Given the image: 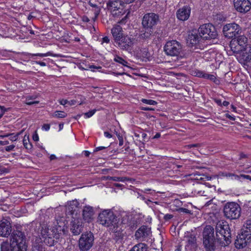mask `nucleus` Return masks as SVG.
Here are the masks:
<instances>
[{"mask_svg":"<svg viewBox=\"0 0 251 251\" xmlns=\"http://www.w3.org/2000/svg\"><path fill=\"white\" fill-rule=\"evenodd\" d=\"M111 13L113 17L120 18L125 14V11L122 8H120L115 11L113 10Z\"/></svg>","mask_w":251,"mask_h":251,"instance_id":"33","label":"nucleus"},{"mask_svg":"<svg viewBox=\"0 0 251 251\" xmlns=\"http://www.w3.org/2000/svg\"><path fill=\"white\" fill-rule=\"evenodd\" d=\"M104 179L106 180H113V181H122V182H124L127 180L126 177L110 176H104Z\"/></svg>","mask_w":251,"mask_h":251,"instance_id":"31","label":"nucleus"},{"mask_svg":"<svg viewBox=\"0 0 251 251\" xmlns=\"http://www.w3.org/2000/svg\"><path fill=\"white\" fill-rule=\"evenodd\" d=\"M94 210L89 205L85 206L82 210L83 219L86 222L90 223L94 220Z\"/></svg>","mask_w":251,"mask_h":251,"instance_id":"18","label":"nucleus"},{"mask_svg":"<svg viewBox=\"0 0 251 251\" xmlns=\"http://www.w3.org/2000/svg\"><path fill=\"white\" fill-rule=\"evenodd\" d=\"M12 226L9 221L3 219L0 222V235L8 237L11 233Z\"/></svg>","mask_w":251,"mask_h":251,"instance_id":"16","label":"nucleus"},{"mask_svg":"<svg viewBox=\"0 0 251 251\" xmlns=\"http://www.w3.org/2000/svg\"><path fill=\"white\" fill-rule=\"evenodd\" d=\"M192 73V75L195 76L208 79L213 81H215L216 79L214 75L208 74L205 72L198 70L193 71Z\"/></svg>","mask_w":251,"mask_h":251,"instance_id":"23","label":"nucleus"},{"mask_svg":"<svg viewBox=\"0 0 251 251\" xmlns=\"http://www.w3.org/2000/svg\"><path fill=\"white\" fill-rule=\"evenodd\" d=\"M32 138L33 140H34L35 141H37L39 140V137L37 133L34 134L32 136Z\"/></svg>","mask_w":251,"mask_h":251,"instance_id":"55","label":"nucleus"},{"mask_svg":"<svg viewBox=\"0 0 251 251\" xmlns=\"http://www.w3.org/2000/svg\"><path fill=\"white\" fill-rule=\"evenodd\" d=\"M44 238V243L49 247H51L54 245V239L52 238V237H43Z\"/></svg>","mask_w":251,"mask_h":251,"instance_id":"34","label":"nucleus"},{"mask_svg":"<svg viewBox=\"0 0 251 251\" xmlns=\"http://www.w3.org/2000/svg\"><path fill=\"white\" fill-rule=\"evenodd\" d=\"M62 233H64V229L60 226L58 227L47 228L42 231L43 237H50L56 239H58Z\"/></svg>","mask_w":251,"mask_h":251,"instance_id":"12","label":"nucleus"},{"mask_svg":"<svg viewBox=\"0 0 251 251\" xmlns=\"http://www.w3.org/2000/svg\"><path fill=\"white\" fill-rule=\"evenodd\" d=\"M96 110L93 109L89 111L88 112H86L84 113V115L86 116V118H90L92 117L96 112Z\"/></svg>","mask_w":251,"mask_h":251,"instance_id":"40","label":"nucleus"},{"mask_svg":"<svg viewBox=\"0 0 251 251\" xmlns=\"http://www.w3.org/2000/svg\"><path fill=\"white\" fill-rule=\"evenodd\" d=\"M173 217L172 215L171 214H166L164 216V219L165 220H169L171 219Z\"/></svg>","mask_w":251,"mask_h":251,"instance_id":"47","label":"nucleus"},{"mask_svg":"<svg viewBox=\"0 0 251 251\" xmlns=\"http://www.w3.org/2000/svg\"><path fill=\"white\" fill-rule=\"evenodd\" d=\"M214 228L206 226L202 232L203 244L206 251H214L219 246L226 247L231 243V234L229 225L226 221H219Z\"/></svg>","mask_w":251,"mask_h":251,"instance_id":"1","label":"nucleus"},{"mask_svg":"<svg viewBox=\"0 0 251 251\" xmlns=\"http://www.w3.org/2000/svg\"><path fill=\"white\" fill-rule=\"evenodd\" d=\"M53 116L58 118H62L66 117L67 114L63 111H56L54 113Z\"/></svg>","mask_w":251,"mask_h":251,"instance_id":"37","label":"nucleus"},{"mask_svg":"<svg viewBox=\"0 0 251 251\" xmlns=\"http://www.w3.org/2000/svg\"><path fill=\"white\" fill-rule=\"evenodd\" d=\"M104 134L107 138H110L112 137V135L111 134H110L108 132L105 131L104 132Z\"/></svg>","mask_w":251,"mask_h":251,"instance_id":"59","label":"nucleus"},{"mask_svg":"<svg viewBox=\"0 0 251 251\" xmlns=\"http://www.w3.org/2000/svg\"><path fill=\"white\" fill-rule=\"evenodd\" d=\"M79 204V202L76 200L69 202L66 207V212L72 215L75 213V215H76Z\"/></svg>","mask_w":251,"mask_h":251,"instance_id":"22","label":"nucleus"},{"mask_svg":"<svg viewBox=\"0 0 251 251\" xmlns=\"http://www.w3.org/2000/svg\"><path fill=\"white\" fill-rule=\"evenodd\" d=\"M235 9L241 13H246L251 8V3L249 0H234Z\"/></svg>","mask_w":251,"mask_h":251,"instance_id":"13","label":"nucleus"},{"mask_svg":"<svg viewBox=\"0 0 251 251\" xmlns=\"http://www.w3.org/2000/svg\"><path fill=\"white\" fill-rule=\"evenodd\" d=\"M9 144V142L8 141H0V145H6Z\"/></svg>","mask_w":251,"mask_h":251,"instance_id":"60","label":"nucleus"},{"mask_svg":"<svg viewBox=\"0 0 251 251\" xmlns=\"http://www.w3.org/2000/svg\"><path fill=\"white\" fill-rule=\"evenodd\" d=\"M133 251H147L148 247L144 243H139L135 245L132 248Z\"/></svg>","mask_w":251,"mask_h":251,"instance_id":"29","label":"nucleus"},{"mask_svg":"<svg viewBox=\"0 0 251 251\" xmlns=\"http://www.w3.org/2000/svg\"><path fill=\"white\" fill-rule=\"evenodd\" d=\"M181 210L186 213H190V211L186 208H181Z\"/></svg>","mask_w":251,"mask_h":251,"instance_id":"63","label":"nucleus"},{"mask_svg":"<svg viewBox=\"0 0 251 251\" xmlns=\"http://www.w3.org/2000/svg\"><path fill=\"white\" fill-rule=\"evenodd\" d=\"M244 178V179H249L251 181V176L249 175H239V180H240V178Z\"/></svg>","mask_w":251,"mask_h":251,"instance_id":"44","label":"nucleus"},{"mask_svg":"<svg viewBox=\"0 0 251 251\" xmlns=\"http://www.w3.org/2000/svg\"><path fill=\"white\" fill-rule=\"evenodd\" d=\"M182 45L176 40L167 42L164 47V50L168 56H178L182 51Z\"/></svg>","mask_w":251,"mask_h":251,"instance_id":"7","label":"nucleus"},{"mask_svg":"<svg viewBox=\"0 0 251 251\" xmlns=\"http://www.w3.org/2000/svg\"><path fill=\"white\" fill-rule=\"evenodd\" d=\"M26 243L25 237L24 233L19 230H14L12 233L10 238V242L20 243Z\"/></svg>","mask_w":251,"mask_h":251,"instance_id":"20","label":"nucleus"},{"mask_svg":"<svg viewBox=\"0 0 251 251\" xmlns=\"http://www.w3.org/2000/svg\"><path fill=\"white\" fill-rule=\"evenodd\" d=\"M20 134H21V133H18L14 135H13L10 136L9 139L12 141H15L18 139V136Z\"/></svg>","mask_w":251,"mask_h":251,"instance_id":"43","label":"nucleus"},{"mask_svg":"<svg viewBox=\"0 0 251 251\" xmlns=\"http://www.w3.org/2000/svg\"><path fill=\"white\" fill-rule=\"evenodd\" d=\"M241 207L240 205L235 202H227L223 208L225 217L228 219H238L241 215Z\"/></svg>","mask_w":251,"mask_h":251,"instance_id":"4","label":"nucleus"},{"mask_svg":"<svg viewBox=\"0 0 251 251\" xmlns=\"http://www.w3.org/2000/svg\"><path fill=\"white\" fill-rule=\"evenodd\" d=\"M15 145H11L10 146H6L5 147V151H12L14 149V148H15Z\"/></svg>","mask_w":251,"mask_h":251,"instance_id":"45","label":"nucleus"},{"mask_svg":"<svg viewBox=\"0 0 251 251\" xmlns=\"http://www.w3.org/2000/svg\"><path fill=\"white\" fill-rule=\"evenodd\" d=\"M23 142L24 146L25 149L27 150H30L32 148V145L29 142L28 135H25Z\"/></svg>","mask_w":251,"mask_h":251,"instance_id":"32","label":"nucleus"},{"mask_svg":"<svg viewBox=\"0 0 251 251\" xmlns=\"http://www.w3.org/2000/svg\"><path fill=\"white\" fill-rule=\"evenodd\" d=\"M226 118H228V119H229L230 120H232V121H234L235 120V118L234 117H232L231 116V115H230L229 114H226Z\"/></svg>","mask_w":251,"mask_h":251,"instance_id":"58","label":"nucleus"},{"mask_svg":"<svg viewBox=\"0 0 251 251\" xmlns=\"http://www.w3.org/2000/svg\"><path fill=\"white\" fill-rule=\"evenodd\" d=\"M94 237L91 232H85L81 234L79 239L78 246L82 251H88L93 246Z\"/></svg>","mask_w":251,"mask_h":251,"instance_id":"8","label":"nucleus"},{"mask_svg":"<svg viewBox=\"0 0 251 251\" xmlns=\"http://www.w3.org/2000/svg\"><path fill=\"white\" fill-rule=\"evenodd\" d=\"M231 41H235L237 43H239L241 46H242L243 48H246L248 47L249 45H246L247 38L244 36H239L237 37V38L232 39Z\"/></svg>","mask_w":251,"mask_h":251,"instance_id":"28","label":"nucleus"},{"mask_svg":"<svg viewBox=\"0 0 251 251\" xmlns=\"http://www.w3.org/2000/svg\"><path fill=\"white\" fill-rule=\"evenodd\" d=\"M141 109L142 110H146V111H150V110H153L154 109L152 108H150V107H142L141 108Z\"/></svg>","mask_w":251,"mask_h":251,"instance_id":"56","label":"nucleus"},{"mask_svg":"<svg viewBox=\"0 0 251 251\" xmlns=\"http://www.w3.org/2000/svg\"><path fill=\"white\" fill-rule=\"evenodd\" d=\"M30 55H31V56H40V57H46V56H51V55H52V54L50 52H48L46 53L30 54Z\"/></svg>","mask_w":251,"mask_h":251,"instance_id":"39","label":"nucleus"},{"mask_svg":"<svg viewBox=\"0 0 251 251\" xmlns=\"http://www.w3.org/2000/svg\"><path fill=\"white\" fill-rule=\"evenodd\" d=\"M42 128L45 130L46 131H48L50 128V125L49 124H44L42 126Z\"/></svg>","mask_w":251,"mask_h":251,"instance_id":"46","label":"nucleus"},{"mask_svg":"<svg viewBox=\"0 0 251 251\" xmlns=\"http://www.w3.org/2000/svg\"><path fill=\"white\" fill-rule=\"evenodd\" d=\"M111 33L114 38V43L120 49L131 52L135 42V39L124 34L121 26L115 25L111 29Z\"/></svg>","mask_w":251,"mask_h":251,"instance_id":"2","label":"nucleus"},{"mask_svg":"<svg viewBox=\"0 0 251 251\" xmlns=\"http://www.w3.org/2000/svg\"><path fill=\"white\" fill-rule=\"evenodd\" d=\"M241 31L239 25L234 23L226 24L224 26L223 32L225 37L233 38L239 34Z\"/></svg>","mask_w":251,"mask_h":251,"instance_id":"11","label":"nucleus"},{"mask_svg":"<svg viewBox=\"0 0 251 251\" xmlns=\"http://www.w3.org/2000/svg\"><path fill=\"white\" fill-rule=\"evenodd\" d=\"M98 220L100 224L106 227L115 226L118 223L116 215L110 210H104L100 213Z\"/></svg>","mask_w":251,"mask_h":251,"instance_id":"5","label":"nucleus"},{"mask_svg":"<svg viewBox=\"0 0 251 251\" xmlns=\"http://www.w3.org/2000/svg\"><path fill=\"white\" fill-rule=\"evenodd\" d=\"M215 102L219 105H222V102L221 100L220 99H215L214 100Z\"/></svg>","mask_w":251,"mask_h":251,"instance_id":"52","label":"nucleus"},{"mask_svg":"<svg viewBox=\"0 0 251 251\" xmlns=\"http://www.w3.org/2000/svg\"><path fill=\"white\" fill-rule=\"evenodd\" d=\"M82 19V21L84 22H88L90 21L89 18L87 16H83Z\"/></svg>","mask_w":251,"mask_h":251,"instance_id":"61","label":"nucleus"},{"mask_svg":"<svg viewBox=\"0 0 251 251\" xmlns=\"http://www.w3.org/2000/svg\"><path fill=\"white\" fill-rule=\"evenodd\" d=\"M198 32L202 40L215 39L218 36L215 26L211 24H206L201 25L198 29Z\"/></svg>","mask_w":251,"mask_h":251,"instance_id":"6","label":"nucleus"},{"mask_svg":"<svg viewBox=\"0 0 251 251\" xmlns=\"http://www.w3.org/2000/svg\"><path fill=\"white\" fill-rule=\"evenodd\" d=\"M190 12L191 8L186 5L177 11L176 17L180 20L185 21L190 17Z\"/></svg>","mask_w":251,"mask_h":251,"instance_id":"19","label":"nucleus"},{"mask_svg":"<svg viewBox=\"0 0 251 251\" xmlns=\"http://www.w3.org/2000/svg\"><path fill=\"white\" fill-rule=\"evenodd\" d=\"M151 234V228L147 226H141L135 232V237L136 239L145 238Z\"/></svg>","mask_w":251,"mask_h":251,"instance_id":"21","label":"nucleus"},{"mask_svg":"<svg viewBox=\"0 0 251 251\" xmlns=\"http://www.w3.org/2000/svg\"><path fill=\"white\" fill-rule=\"evenodd\" d=\"M76 103H77V101L75 100H68V104L70 105H74Z\"/></svg>","mask_w":251,"mask_h":251,"instance_id":"48","label":"nucleus"},{"mask_svg":"<svg viewBox=\"0 0 251 251\" xmlns=\"http://www.w3.org/2000/svg\"><path fill=\"white\" fill-rule=\"evenodd\" d=\"M13 135H14V133H9L4 135H0V138H3L4 137H7Z\"/></svg>","mask_w":251,"mask_h":251,"instance_id":"53","label":"nucleus"},{"mask_svg":"<svg viewBox=\"0 0 251 251\" xmlns=\"http://www.w3.org/2000/svg\"><path fill=\"white\" fill-rule=\"evenodd\" d=\"M143 54L141 55L142 57H146L148 56V52L147 51L146 49H143Z\"/></svg>","mask_w":251,"mask_h":251,"instance_id":"51","label":"nucleus"},{"mask_svg":"<svg viewBox=\"0 0 251 251\" xmlns=\"http://www.w3.org/2000/svg\"><path fill=\"white\" fill-rule=\"evenodd\" d=\"M251 241V220H247L241 229L240 233L237 236L235 242L237 249H243Z\"/></svg>","mask_w":251,"mask_h":251,"instance_id":"3","label":"nucleus"},{"mask_svg":"<svg viewBox=\"0 0 251 251\" xmlns=\"http://www.w3.org/2000/svg\"><path fill=\"white\" fill-rule=\"evenodd\" d=\"M102 43H108L110 41L108 37L107 36H105L103 38H102Z\"/></svg>","mask_w":251,"mask_h":251,"instance_id":"50","label":"nucleus"},{"mask_svg":"<svg viewBox=\"0 0 251 251\" xmlns=\"http://www.w3.org/2000/svg\"><path fill=\"white\" fill-rule=\"evenodd\" d=\"M35 63L40 65L41 66H46V64L44 62L41 61H35Z\"/></svg>","mask_w":251,"mask_h":251,"instance_id":"54","label":"nucleus"},{"mask_svg":"<svg viewBox=\"0 0 251 251\" xmlns=\"http://www.w3.org/2000/svg\"><path fill=\"white\" fill-rule=\"evenodd\" d=\"M238 61L245 65L251 60V45H249L238 55H235Z\"/></svg>","mask_w":251,"mask_h":251,"instance_id":"14","label":"nucleus"},{"mask_svg":"<svg viewBox=\"0 0 251 251\" xmlns=\"http://www.w3.org/2000/svg\"><path fill=\"white\" fill-rule=\"evenodd\" d=\"M114 60L120 64H122L125 66L128 67L127 65L128 63L127 62V61L119 56L116 55L115 57Z\"/></svg>","mask_w":251,"mask_h":251,"instance_id":"35","label":"nucleus"},{"mask_svg":"<svg viewBox=\"0 0 251 251\" xmlns=\"http://www.w3.org/2000/svg\"><path fill=\"white\" fill-rule=\"evenodd\" d=\"M184 237L186 238L187 240V244L186 246H188L189 245L195 246L196 243V238L194 234L188 233Z\"/></svg>","mask_w":251,"mask_h":251,"instance_id":"27","label":"nucleus"},{"mask_svg":"<svg viewBox=\"0 0 251 251\" xmlns=\"http://www.w3.org/2000/svg\"><path fill=\"white\" fill-rule=\"evenodd\" d=\"M59 103L61 105H65L68 104V100H67L62 99L59 101Z\"/></svg>","mask_w":251,"mask_h":251,"instance_id":"49","label":"nucleus"},{"mask_svg":"<svg viewBox=\"0 0 251 251\" xmlns=\"http://www.w3.org/2000/svg\"><path fill=\"white\" fill-rule=\"evenodd\" d=\"M128 13L126 14L122 19L118 22L120 24H125L126 23L128 18Z\"/></svg>","mask_w":251,"mask_h":251,"instance_id":"42","label":"nucleus"},{"mask_svg":"<svg viewBox=\"0 0 251 251\" xmlns=\"http://www.w3.org/2000/svg\"><path fill=\"white\" fill-rule=\"evenodd\" d=\"M0 109L1 110L2 112H4V113H5L8 109L5 108L3 106L0 105Z\"/></svg>","mask_w":251,"mask_h":251,"instance_id":"62","label":"nucleus"},{"mask_svg":"<svg viewBox=\"0 0 251 251\" xmlns=\"http://www.w3.org/2000/svg\"><path fill=\"white\" fill-rule=\"evenodd\" d=\"M73 220L71 222L70 229L74 235L79 234L82 231L83 226L81 220L73 216Z\"/></svg>","mask_w":251,"mask_h":251,"instance_id":"17","label":"nucleus"},{"mask_svg":"<svg viewBox=\"0 0 251 251\" xmlns=\"http://www.w3.org/2000/svg\"><path fill=\"white\" fill-rule=\"evenodd\" d=\"M202 39L200 34H198L196 31H193L188 36L187 43L190 47L198 48L200 47L199 45L202 42Z\"/></svg>","mask_w":251,"mask_h":251,"instance_id":"15","label":"nucleus"},{"mask_svg":"<svg viewBox=\"0 0 251 251\" xmlns=\"http://www.w3.org/2000/svg\"><path fill=\"white\" fill-rule=\"evenodd\" d=\"M106 148L105 147H97L96 148L95 150H94V151H100V150H102L103 149H105Z\"/></svg>","mask_w":251,"mask_h":251,"instance_id":"57","label":"nucleus"},{"mask_svg":"<svg viewBox=\"0 0 251 251\" xmlns=\"http://www.w3.org/2000/svg\"><path fill=\"white\" fill-rule=\"evenodd\" d=\"M230 47L231 50L236 55H238L240 52L242 51L246 48H243L237 43L235 41H231L230 43Z\"/></svg>","mask_w":251,"mask_h":251,"instance_id":"24","label":"nucleus"},{"mask_svg":"<svg viewBox=\"0 0 251 251\" xmlns=\"http://www.w3.org/2000/svg\"><path fill=\"white\" fill-rule=\"evenodd\" d=\"M26 243L21 242V244L15 242H3L0 245V251H27Z\"/></svg>","mask_w":251,"mask_h":251,"instance_id":"9","label":"nucleus"},{"mask_svg":"<svg viewBox=\"0 0 251 251\" xmlns=\"http://www.w3.org/2000/svg\"><path fill=\"white\" fill-rule=\"evenodd\" d=\"M35 98L34 97H27L25 99V103L27 105H32L38 104L39 101H31V100L34 99Z\"/></svg>","mask_w":251,"mask_h":251,"instance_id":"36","label":"nucleus"},{"mask_svg":"<svg viewBox=\"0 0 251 251\" xmlns=\"http://www.w3.org/2000/svg\"><path fill=\"white\" fill-rule=\"evenodd\" d=\"M153 33V29L149 28H144L141 30L139 36L140 38L143 40H147L151 38Z\"/></svg>","mask_w":251,"mask_h":251,"instance_id":"25","label":"nucleus"},{"mask_svg":"<svg viewBox=\"0 0 251 251\" xmlns=\"http://www.w3.org/2000/svg\"><path fill=\"white\" fill-rule=\"evenodd\" d=\"M122 6L120 1L117 0H110L107 3V7L108 9L113 12V10H117Z\"/></svg>","mask_w":251,"mask_h":251,"instance_id":"26","label":"nucleus"},{"mask_svg":"<svg viewBox=\"0 0 251 251\" xmlns=\"http://www.w3.org/2000/svg\"><path fill=\"white\" fill-rule=\"evenodd\" d=\"M225 176L226 177H233L234 179L239 180V176L235 175L232 173H226Z\"/></svg>","mask_w":251,"mask_h":251,"instance_id":"41","label":"nucleus"},{"mask_svg":"<svg viewBox=\"0 0 251 251\" xmlns=\"http://www.w3.org/2000/svg\"><path fill=\"white\" fill-rule=\"evenodd\" d=\"M89 4L92 7L95 8V9L94 10V13L95 14V17L93 18V20L95 21L98 18L99 15L100 14V8L99 7L97 4H93L91 1L89 2Z\"/></svg>","mask_w":251,"mask_h":251,"instance_id":"30","label":"nucleus"},{"mask_svg":"<svg viewBox=\"0 0 251 251\" xmlns=\"http://www.w3.org/2000/svg\"><path fill=\"white\" fill-rule=\"evenodd\" d=\"M117 136L118 137V139L119 141L123 140V137L122 135H121L119 133H116Z\"/></svg>","mask_w":251,"mask_h":251,"instance_id":"64","label":"nucleus"},{"mask_svg":"<svg viewBox=\"0 0 251 251\" xmlns=\"http://www.w3.org/2000/svg\"><path fill=\"white\" fill-rule=\"evenodd\" d=\"M141 101L147 104L153 105H156L157 103V102L155 100H147L144 99H142Z\"/></svg>","mask_w":251,"mask_h":251,"instance_id":"38","label":"nucleus"},{"mask_svg":"<svg viewBox=\"0 0 251 251\" xmlns=\"http://www.w3.org/2000/svg\"><path fill=\"white\" fill-rule=\"evenodd\" d=\"M159 21V15L154 13L145 14L142 18V25L144 28L153 29Z\"/></svg>","mask_w":251,"mask_h":251,"instance_id":"10","label":"nucleus"}]
</instances>
